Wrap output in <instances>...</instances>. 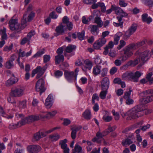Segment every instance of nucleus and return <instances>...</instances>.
<instances>
[{
  "mask_svg": "<svg viewBox=\"0 0 153 153\" xmlns=\"http://www.w3.org/2000/svg\"><path fill=\"white\" fill-rule=\"evenodd\" d=\"M27 14H24L23 18L21 20V26L18 22L17 19L12 18L9 22L10 29L12 31L18 32L25 28L27 25Z\"/></svg>",
  "mask_w": 153,
  "mask_h": 153,
  "instance_id": "obj_1",
  "label": "nucleus"
},
{
  "mask_svg": "<svg viewBox=\"0 0 153 153\" xmlns=\"http://www.w3.org/2000/svg\"><path fill=\"white\" fill-rule=\"evenodd\" d=\"M142 74L139 71H136L135 73L132 71H127L123 74L122 77L124 80L132 79L133 81L137 82Z\"/></svg>",
  "mask_w": 153,
  "mask_h": 153,
  "instance_id": "obj_2",
  "label": "nucleus"
},
{
  "mask_svg": "<svg viewBox=\"0 0 153 153\" xmlns=\"http://www.w3.org/2000/svg\"><path fill=\"white\" fill-rule=\"evenodd\" d=\"M143 98L140 99L143 104H145L153 101V89H149L141 93Z\"/></svg>",
  "mask_w": 153,
  "mask_h": 153,
  "instance_id": "obj_3",
  "label": "nucleus"
},
{
  "mask_svg": "<svg viewBox=\"0 0 153 153\" xmlns=\"http://www.w3.org/2000/svg\"><path fill=\"white\" fill-rule=\"evenodd\" d=\"M136 49L134 44L129 45L123 49L124 55L122 56V61H125L133 54V51Z\"/></svg>",
  "mask_w": 153,
  "mask_h": 153,
  "instance_id": "obj_4",
  "label": "nucleus"
},
{
  "mask_svg": "<svg viewBox=\"0 0 153 153\" xmlns=\"http://www.w3.org/2000/svg\"><path fill=\"white\" fill-rule=\"evenodd\" d=\"M141 110L140 106L138 105L136 106L129 110L128 111V116L127 117V120L135 119L140 116V112Z\"/></svg>",
  "mask_w": 153,
  "mask_h": 153,
  "instance_id": "obj_5",
  "label": "nucleus"
},
{
  "mask_svg": "<svg viewBox=\"0 0 153 153\" xmlns=\"http://www.w3.org/2000/svg\"><path fill=\"white\" fill-rule=\"evenodd\" d=\"M79 71L78 68H76L75 69L74 72L73 71L65 70L64 73L65 77L66 80L70 82H72L74 80L76 81Z\"/></svg>",
  "mask_w": 153,
  "mask_h": 153,
  "instance_id": "obj_6",
  "label": "nucleus"
},
{
  "mask_svg": "<svg viewBox=\"0 0 153 153\" xmlns=\"http://www.w3.org/2000/svg\"><path fill=\"white\" fill-rule=\"evenodd\" d=\"M25 88L24 87L18 85L13 90L11 91V94L15 97H19L24 94Z\"/></svg>",
  "mask_w": 153,
  "mask_h": 153,
  "instance_id": "obj_7",
  "label": "nucleus"
},
{
  "mask_svg": "<svg viewBox=\"0 0 153 153\" xmlns=\"http://www.w3.org/2000/svg\"><path fill=\"white\" fill-rule=\"evenodd\" d=\"M137 28V25L136 24H133L129 28L125 33L123 36L125 40H127L132 34L136 31Z\"/></svg>",
  "mask_w": 153,
  "mask_h": 153,
  "instance_id": "obj_8",
  "label": "nucleus"
},
{
  "mask_svg": "<svg viewBox=\"0 0 153 153\" xmlns=\"http://www.w3.org/2000/svg\"><path fill=\"white\" fill-rule=\"evenodd\" d=\"M44 85V80L42 78L39 79L36 84V90L37 91L40 92V95L45 90Z\"/></svg>",
  "mask_w": 153,
  "mask_h": 153,
  "instance_id": "obj_9",
  "label": "nucleus"
},
{
  "mask_svg": "<svg viewBox=\"0 0 153 153\" xmlns=\"http://www.w3.org/2000/svg\"><path fill=\"white\" fill-rule=\"evenodd\" d=\"M67 27L65 25H63V23H61L56 27L55 30L56 33H54V36H57L60 35H63Z\"/></svg>",
  "mask_w": 153,
  "mask_h": 153,
  "instance_id": "obj_10",
  "label": "nucleus"
},
{
  "mask_svg": "<svg viewBox=\"0 0 153 153\" xmlns=\"http://www.w3.org/2000/svg\"><path fill=\"white\" fill-rule=\"evenodd\" d=\"M149 54V51L148 50L142 53H140V52L138 51L136 53V55H138V56L139 57L143 64L147 60Z\"/></svg>",
  "mask_w": 153,
  "mask_h": 153,
  "instance_id": "obj_11",
  "label": "nucleus"
},
{
  "mask_svg": "<svg viewBox=\"0 0 153 153\" xmlns=\"http://www.w3.org/2000/svg\"><path fill=\"white\" fill-rule=\"evenodd\" d=\"M100 11L98 10H94L93 11L94 16V23L97 25L99 27H102L103 25V23L101 18L99 16Z\"/></svg>",
  "mask_w": 153,
  "mask_h": 153,
  "instance_id": "obj_12",
  "label": "nucleus"
},
{
  "mask_svg": "<svg viewBox=\"0 0 153 153\" xmlns=\"http://www.w3.org/2000/svg\"><path fill=\"white\" fill-rule=\"evenodd\" d=\"M27 149L29 153H35L39 152L41 148L39 145H31L27 146Z\"/></svg>",
  "mask_w": 153,
  "mask_h": 153,
  "instance_id": "obj_13",
  "label": "nucleus"
},
{
  "mask_svg": "<svg viewBox=\"0 0 153 153\" xmlns=\"http://www.w3.org/2000/svg\"><path fill=\"white\" fill-rule=\"evenodd\" d=\"M16 56L14 54L12 55L7 60L5 64V66L8 69L13 68L14 66L13 61H14Z\"/></svg>",
  "mask_w": 153,
  "mask_h": 153,
  "instance_id": "obj_14",
  "label": "nucleus"
},
{
  "mask_svg": "<svg viewBox=\"0 0 153 153\" xmlns=\"http://www.w3.org/2000/svg\"><path fill=\"white\" fill-rule=\"evenodd\" d=\"M18 80L17 77H16L13 74H12L11 77L5 83L7 86H10L13 84L17 82Z\"/></svg>",
  "mask_w": 153,
  "mask_h": 153,
  "instance_id": "obj_15",
  "label": "nucleus"
},
{
  "mask_svg": "<svg viewBox=\"0 0 153 153\" xmlns=\"http://www.w3.org/2000/svg\"><path fill=\"white\" fill-rule=\"evenodd\" d=\"M109 82L108 79L106 77L104 78L101 82L102 88V90H107L109 88Z\"/></svg>",
  "mask_w": 153,
  "mask_h": 153,
  "instance_id": "obj_16",
  "label": "nucleus"
},
{
  "mask_svg": "<svg viewBox=\"0 0 153 153\" xmlns=\"http://www.w3.org/2000/svg\"><path fill=\"white\" fill-rule=\"evenodd\" d=\"M91 33L94 36H97L99 33V27L96 25H90L89 26Z\"/></svg>",
  "mask_w": 153,
  "mask_h": 153,
  "instance_id": "obj_17",
  "label": "nucleus"
},
{
  "mask_svg": "<svg viewBox=\"0 0 153 153\" xmlns=\"http://www.w3.org/2000/svg\"><path fill=\"white\" fill-rule=\"evenodd\" d=\"M29 117V121L30 122V123L37 121L42 118H45L44 116L42 114L31 115Z\"/></svg>",
  "mask_w": 153,
  "mask_h": 153,
  "instance_id": "obj_18",
  "label": "nucleus"
},
{
  "mask_svg": "<svg viewBox=\"0 0 153 153\" xmlns=\"http://www.w3.org/2000/svg\"><path fill=\"white\" fill-rule=\"evenodd\" d=\"M106 135H107L104 131H103L102 133L99 131L96 134V137L93 138L92 139V141L94 142H98L100 141V139L102 138L103 137L106 136Z\"/></svg>",
  "mask_w": 153,
  "mask_h": 153,
  "instance_id": "obj_19",
  "label": "nucleus"
},
{
  "mask_svg": "<svg viewBox=\"0 0 153 153\" xmlns=\"http://www.w3.org/2000/svg\"><path fill=\"white\" fill-rule=\"evenodd\" d=\"M52 95L51 94H49L46 99L45 103V105L46 108H49L51 107L53 104L52 102Z\"/></svg>",
  "mask_w": 153,
  "mask_h": 153,
  "instance_id": "obj_20",
  "label": "nucleus"
},
{
  "mask_svg": "<svg viewBox=\"0 0 153 153\" xmlns=\"http://www.w3.org/2000/svg\"><path fill=\"white\" fill-rule=\"evenodd\" d=\"M32 53V51L31 50L29 51L26 53L25 51H22L21 49L19 50V57H23L25 56L27 57L30 56Z\"/></svg>",
  "mask_w": 153,
  "mask_h": 153,
  "instance_id": "obj_21",
  "label": "nucleus"
},
{
  "mask_svg": "<svg viewBox=\"0 0 153 153\" xmlns=\"http://www.w3.org/2000/svg\"><path fill=\"white\" fill-rule=\"evenodd\" d=\"M148 15L147 13H144L142 15V19L143 22L149 24L152 22V19L151 17H148Z\"/></svg>",
  "mask_w": 153,
  "mask_h": 153,
  "instance_id": "obj_22",
  "label": "nucleus"
},
{
  "mask_svg": "<svg viewBox=\"0 0 153 153\" xmlns=\"http://www.w3.org/2000/svg\"><path fill=\"white\" fill-rule=\"evenodd\" d=\"M85 64V67L86 69H84V68H82L83 70L86 71L88 69L90 70L92 66V63L88 59H87L84 62Z\"/></svg>",
  "mask_w": 153,
  "mask_h": 153,
  "instance_id": "obj_23",
  "label": "nucleus"
},
{
  "mask_svg": "<svg viewBox=\"0 0 153 153\" xmlns=\"http://www.w3.org/2000/svg\"><path fill=\"white\" fill-rule=\"evenodd\" d=\"M82 116L86 120L90 119L91 117V111L88 109L86 110L83 113Z\"/></svg>",
  "mask_w": 153,
  "mask_h": 153,
  "instance_id": "obj_24",
  "label": "nucleus"
},
{
  "mask_svg": "<svg viewBox=\"0 0 153 153\" xmlns=\"http://www.w3.org/2000/svg\"><path fill=\"white\" fill-rule=\"evenodd\" d=\"M64 60V56L63 55H57L55 56V61L56 65L59 64L61 62H63Z\"/></svg>",
  "mask_w": 153,
  "mask_h": 153,
  "instance_id": "obj_25",
  "label": "nucleus"
},
{
  "mask_svg": "<svg viewBox=\"0 0 153 153\" xmlns=\"http://www.w3.org/2000/svg\"><path fill=\"white\" fill-rule=\"evenodd\" d=\"M122 35V33L121 32H119L117 33L114 36V44L115 45L118 44V41L120 39V37Z\"/></svg>",
  "mask_w": 153,
  "mask_h": 153,
  "instance_id": "obj_26",
  "label": "nucleus"
},
{
  "mask_svg": "<svg viewBox=\"0 0 153 153\" xmlns=\"http://www.w3.org/2000/svg\"><path fill=\"white\" fill-rule=\"evenodd\" d=\"M101 67L100 66L96 65L94 66L93 69V73L95 75H97L101 72Z\"/></svg>",
  "mask_w": 153,
  "mask_h": 153,
  "instance_id": "obj_27",
  "label": "nucleus"
},
{
  "mask_svg": "<svg viewBox=\"0 0 153 153\" xmlns=\"http://www.w3.org/2000/svg\"><path fill=\"white\" fill-rule=\"evenodd\" d=\"M18 123H19V126L24 125L27 123H30L29 121V117H24L23 116L21 119V121H19Z\"/></svg>",
  "mask_w": 153,
  "mask_h": 153,
  "instance_id": "obj_28",
  "label": "nucleus"
},
{
  "mask_svg": "<svg viewBox=\"0 0 153 153\" xmlns=\"http://www.w3.org/2000/svg\"><path fill=\"white\" fill-rule=\"evenodd\" d=\"M0 115H2V116L6 117L8 119L12 118L13 117V116L12 115L9 116L6 114L4 112L2 108L1 107H0Z\"/></svg>",
  "mask_w": 153,
  "mask_h": 153,
  "instance_id": "obj_29",
  "label": "nucleus"
},
{
  "mask_svg": "<svg viewBox=\"0 0 153 153\" xmlns=\"http://www.w3.org/2000/svg\"><path fill=\"white\" fill-rule=\"evenodd\" d=\"M76 46L73 45H69L66 47L65 51L68 53H70L74 51L76 48Z\"/></svg>",
  "mask_w": 153,
  "mask_h": 153,
  "instance_id": "obj_30",
  "label": "nucleus"
},
{
  "mask_svg": "<svg viewBox=\"0 0 153 153\" xmlns=\"http://www.w3.org/2000/svg\"><path fill=\"white\" fill-rule=\"evenodd\" d=\"M67 142V140L66 139L61 140L59 141V145L61 146V148L62 149L68 147L67 145L66 144Z\"/></svg>",
  "mask_w": 153,
  "mask_h": 153,
  "instance_id": "obj_31",
  "label": "nucleus"
},
{
  "mask_svg": "<svg viewBox=\"0 0 153 153\" xmlns=\"http://www.w3.org/2000/svg\"><path fill=\"white\" fill-rule=\"evenodd\" d=\"M47 68V65H45L43 68H41L40 66L37 67V69H38V73L43 74Z\"/></svg>",
  "mask_w": 153,
  "mask_h": 153,
  "instance_id": "obj_32",
  "label": "nucleus"
},
{
  "mask_svg": "<svg viewBox=\"0 0 153 153\" xmlns=\"http://www.w3.org/2000/svg\"><path fill=\"white\" fill-rule=\"evenodd\" d=\"M133 143L131 140L129 138H127L123 140L122 142V144L123 146H125L126 145H129Z\"/></svg>",
  "mask_w": 153,
  "mask_h": 153,
  "instance_id": "obj_33",
  "label": "nucleus"
},
{
  "mask_svg": "<svg viewBox=\"0 0 153 153\" xmlns=\"http://www.w3.org/2000/svg\"><path fill=\"white\" fill-rule=\"evenodd\" d=\"M27 101L24 100L21 102H19L17 104L18 107L20 108H25L26 107Z\"/></svg>",
  "mask_w": 153,
  "mask_h": 153,
  "instance_id": "obj_34",
  "label": "nucleus"
},
{
  "mask_svg": "<svg viewBox=\"0 0 153 153\" xmlns=\"http://www.w3.org/2000/svg\"><path fill=\"white\" fill-rule=\"evenodd\" d=\"M112 118L111 116L109 115L107 113L105 114L102 117L103 120L107 122L110 121L112 120Z\"/></svg>",
  "mask_w": 153,
  "mask_h": 153,
  "instance_id": "obj_35",
  "label": "nucleus"
},
{
  "mask_svg": "<svg viewBox=\"0 0 153 153\" xmlns=\"http://www.w3.org/2000/svg\"><path fill=\"white\" fill-rule=\"evenodd\" d=\"M60 137V135L57 133H55L50 136V138L52 140L56 141Z\"/></svg>",
  "mask_w": 153,
  "mask_h": 153,
  "instance_id": "obj_36",
  "label": "nucleus"
},
{
  "mask_svg": "<svg viewBox=\"0 0 153 153\" xmlns=\"http://www.w3.org/2000/svg\"><path fill=\"white\" fill-rule=\"evenodd\" d=\"M1 32L2 33L1 38L2 39L6 40L7 39V36L6 34V28L4 27L3 29L0 30Z\"/></svg>",
  "mask_w": 153,
  "mask_h": 153,
  "instance_id": "obj_37",
  "label": "nucleus"
},
{
  "mask_svg": "<svg viewBox=\"0 0 153 153\" xmlns=\"http://www.w3.org/2000/svg\"><path fill=\"white\" fill-rule=\"evenodd\" d=\"M117 19L118 20V21L119 22V23H116L114 22L113 23V24L116 27H118V26H123V22H121L122 20V18L121 17H117Z\"/></svg>",
  "mask_w": 153,
  "mask_h": 153,
  "instance_id": "obj_38",
  "label": "nucleus"
},
{
  "mask_svg": "<svg viewBox=\"0 0 153 153\" xmlns=\"http://www.w3.org/2000/svg\"><path fill=\"white\" fill-rule=\"evenodd\" d=\"M57 113L56 111H54L51 112H48L46 115L44 116L45 118H48L54 116Z\"/></svg>",
  "mask_w": 153,
  "mask_h": 153,
  "instance_id": "obj_39",
  "label": "nucleus"
},
{
  "mask_svg": "<svg viewBox=\"0 0 153 153\" xmlns=\"http://www.w3.org/2000/svg\"><path fill=\"white\" fill-rule=\"evenodd\" d=\"M85 32L84 30L82 31L81 32L77 33V37L79 40H82L84 39L85 36Z\"/></svg>",
  "mask_w": 153,
  "mask_h": 153,
  "instance_id": "obj_40",
  "label": "nucleus"
},
{
  "mask_svg": "<svg viewBox=\"0 0 153 153\" xmlns=\"http://www.w3.org/2000/svg\"><path fill=\"white\" fill-rule=\"evenodd\" d=\"M117 127L116 126H114L113 127L109 126L108 128L105 130V131L106 135L109 133L114 131L116 128Z\"/></svg>",
  "mask_w": 153,
  "mask_h": 153,
  "instance_id": "obj_41",
  "label": "nucleus"
},
{
  "mask_svg": "<svg viewBox=\"0 0 153 153\" xmlns=\"http://www.w3.org/2000/svg\"><path fill=\"white\" fill-rule=\"evenodd\" d=\"M107 93V90L102 91L100 94V97L102 99H104L105 98Z\"/></svg>",
  "mask_w": 153,
  "mask_h": 153,
  "instance_id": "obj_42",
  "label": "nucleus"
},
{
  "mask_svg": "<svg viewBox=\"0 0 153 153\" xmlns=\"http://www.w3.org/2000/svg\"><path fill=\"white\" fill-rule=\"evenodd\" d=\"M94 59V62L96 64H100L102 62L100 58L97 55L95 56Z\"/></svg>",
  "mask_w": 153,
  "mask_h": 153,
  "instance_id": "obj_43",
  "label": "nucleus"
},
{
  "mask_svg": "<svg viewBox=\"0 0 153 153\" xmlns=\"http://www.w3.org/2000/svg\"><path fill=\"white\" fill-rule=\"evenodd\" d=\"M45 52L43 50H40L38 51L34 56L33 57L35 58H37L41 56Z\"/></svg>",
  "mask_w": 153,
  "mask_h": 153,
  "instance_id": "obj_44",
  "label": "nucleus"
},
{
  "mask_svg": "<svg viewBox=\"0 0 153 153\" xmlns=\"http://www.w3.org/2000/svg\"><path fill=\"white\" fill-rule=\"evenodd\" d=\"M29 38H28L27 37L23 38L21 41V44L22 45H24L26 43L28 42V44L30 42Z\"/></svg>",
  "mask_w": 153,
  "mask_h": 153,
  "instance_id": "obj_45",
  "label": "nucleus"
},
{
  "mask_svg": "<svg viewBox=\"0 0 153 153\" xmlns=\"http://www.w3.org/2000/svg\"><path fill=\"white\" fill-rule=\"evenodd\" d=\"M126 45V42L123 40H121L120 42L119 45L117 47V49L118 50H120L124 46Z\"/></svg>",
  "mask_w": 153,
  "mask_h": 153,
  "instance_id": "obj_46",
  "label": "nucleus"
},
{
  "mask_svg": "<svg viewBox=\"0 0 153 153\" xmlns=\"http://www.w3.org/2000/svg\"><path fill=\"white\" fill-rule=\"evenodd\" d=\"M84 61L82 59H78L75 62L76 65L77 66H80L83 64Z\"/></svg>",
  "mask_w": 153,
  "mask_h": 153,
  "instance_id": "obj_47",
  "label": "nucleus"
},
{
  "mask_svg": "<svg viewBox=\"0 0 153 153\" xmlns=\"http://www.w3.org/2000/svg\"><path fill=\"white\" fill-rule=\"evenodd\" d=\"M99 97L97 94H93L92 97V103L94 104V103L95 102V100L99 101Z\"/></svg>",
  "mask_w": 153,
  "mask_h": 153,
  "instance_id": "obj_48",
  "label": "nucleus"
},
{
  "mask_svg": "<svg viewBox=\"0 0 153 153\" xmlns=\"http://www.w3.org/2000/svg\"><path fill=\"white\" fill-rule=\"evenodd\" d=\"M41 137L40 135V133L38 132L34 134L33 140V141L38 140Z\"/></svg>",
  "mask_w": 153,
  "mask_h": 153,
  "instance_id": "obj_49",
  "label": "nucleus"
},
{
  "mask_svg": "<svg viewBox=\"0 0 153 153\" xmlns=\"http://www.w3.org/2000/svg\"><path fill=\"white\" fill-rule=\"evenodd\" d=\"M93 46L94 48L96 49H99L102 46L98 40L94 43Z\"/></svg>",
  "mask_w": 153,
  "mask_h": 153,
  "instance_id": "obj_50",
  "label": "nucleus"
},
{
  "mask_svg": "<svg viewBox=\"0 0 153 153\" xmlns=\"http://www.w3.org/2000/svg\"><path fill=\"white\" fill-rule=\"evenodd\" d=\"M132 91V90L129 89L128 91L126 92L124 95V98L126 100L130 98L131 93Z\"/></svg>",
  "mask_w": 153,
  "mask_h": 153,
  "instance_id": "obj_51",
  "label": "nucleus"
},
{
  "mask_svg": "<svg viewBox=\"0 0 153 153\" xmlns=\"http://www.w3.org/2000/svg\"><path fill=\"white\" fill-rule=\"evenodd\" d=\"M153 75V73L152 72H150L148 73L146 77V78L148 81L149 82V84H150L152 80V78L151 77Z\"/></svg>",
  "mask_w": 153,
  "mask_h": 153,
  "instance_id": "obj_52",
  "label": "nucleus"
},
{
  "mask_svg": "<svg viewBox=\"0 0 153 153\" xmlns=\"http://www.w3.org/2000/svg\"><path fill=\"white\" fill-rule=\"evenodd\" d=\"M35 16V13L33 11L30 12L28 17V21L30 22L31 21Z\"/></svg>",
  "mask_w": 153,
  "mask_h": 153,
  "instance_id": "obj_53",
  "label": "nucleus"
},
{
  "mask_svg": "<svg viewBox=\"0 0 153 153\" xmlns=\"http://www.w3.org/2000/svg\"><path fill=\"white\" fill-rule=\"evenodd\" d=\"M13 47V44H11V45L9 46H6L4 47V51L5 52H9L12 49Z\"/></svg>",
  "mask_w": 153,
  "mask_h": 153,
  "instance_id": "obj_54",
  "label": "nucleus"
},
{
  "mask_svg": "<svg viewBox=\"0 0 153 153\" xmlns=\"http://www.w3.org/2000/svg\"><path fill=\"white\" fill-rule=\"evenodd\" d=\"M108 70V69L106 68H104L102 69L101 72V74L102 76L104 77L106 76Z\"/></svg>",
  "mask_w": 153,
  "mask_h": 153,
  "instance_id": "obj_55",
  "label": "nucleus"
},
{
  "mask_svg": "<svg viewBox=\"0 0 153 153\" xmlns=\"http://www.w3.org/2000/svg\"><path fill=\"white\" fill-rule=\"evenodd\" d=\"M144 3L146 5L148 6L149 7H151L153 6V1L152 0H148L146 1Z\"/></svg>",
  "mask_w": 153,
  "mask_h": 153,
  "instance_id": "obj_56",
  "label": "nucleus"
},
{
  "mask_svg": "<svg viewBox=\"0 0 153 153\" xmlns=\"http://www.w3.org/2000/svg\"><path fill=\"white\" fill-rule=\"evenodd\" d=\"M112 113L114 116V118L115 120H118L119 118L120 115L117 112H115V111L114 110L112 111Z\"/></svg>",
  "mask_w": 153,
  "mask_h": 153,
  "instance_id": "obj_57",
  "label": "nucleus"
},
{
  "mask_svg": "<svg viewBox=\"0 0 153 153\" xmlns=\"http://www.w3.org/2000/svg\"><path fill=\"white\" fill-rule=\"evenodd\" d=\"M43 58L44 62L46 63L50 60L51 57L49 55H45L44 56Z\"/></svg>",
  "mask_w": 153,
  "mask_h": 153,
  "instance_id": "obj_58",
  "label": "nucleus"
},
{
  "mask_svg": "<svg viewBox=\"0 0 153 153\" xmlns=\"http://www.w3.org/2000/svg\"><path fill=\"white\" fill-rule=\"evenodd\" d=\"M119 4L120 6L124 7H126L128 4L126 3L123 0H119Z\"/></svg>",
  "mask_w": 153,
  "mask_h": 153,
  "instance_id": "obj_59",
  "label": "nucleus"
},
{
  "mask_svg": "<svg viewBox=\"0 0 153 153\" xmlns=\"http://www.w3.org/2000/svg\"><path fill=\"white\" fill-rule=\"evenodd\" d=\"M98 41L100 43V44L103 46L105 44L106 42V40L105 38H103L101 37V38L99 39Z\"/></svg>",
  "mask_w": 153,
  "mask_h": 153,
  "instance_id": "obj_60",
  "label": "nucleus"
},
{
  "mask_svg": "<svg viewBox=\"0 0 153 153\" xmlns=\"http://www.w3.org/2000/svg\"><path fill=\"white\" fill-rule=\"evenodd\" d=\"M71 130V137L73 139H74L76 137V132L74 130Z\"/></svg>",
  "mask_w": 153,
  "mask_h": 153,
  "instance_id": "obj_61",
  "label": "nucleus"
},
{
  "mask_svg": "<svg viewBox=\"0 0 153 153\" xmlns=\"http://www.w3.org/2000/svg\"><path fill=\"white\" fill-rule=\"evenodd\" d=\"M55 74L56 77H59L61 76L62 75L63 72L62 71L58 70L56 71Z\"/></svg>",
  "mask_w": 153,
  "mask_h": 153,
  "instance_id": "obj_62",
  "label": "nucleus"
},
{
  "mask_svg": "<svg viewBox=\"0 0 153 153\" xmlns=\"http://www.w3.org/2000/svg\"><path fill=\"white\" fill-rule=\"evenodd\" d=\"M35 34V31L33 30H31L30 32L28 33L27 35V37L30 39V40L31 37L34 36Z\"/></svg>",
  "mask_w": 153,
  "mask_h": 153,
  "instance_id": "obj_63",
  "label": "nucleus"
},
{
  "mask_svg": "<svg viewBox=\"0 0 153 153\" xmlns=\"http://www.w3.org/2000/svg\"><path fill=\"white\" fill-rule=\"evenodd\" d=\"M69 19L67 16H65L62 18V21L63 22L62 23L63 24V25H64L65 24H66L69 22Z\"/></svg>",
  "mask_w": 153,
  "mask_h": 153,
  "instance_id": "obj_64",
  "label": "nucleus"
}]
</instances>
